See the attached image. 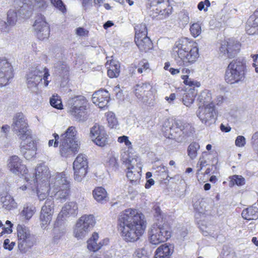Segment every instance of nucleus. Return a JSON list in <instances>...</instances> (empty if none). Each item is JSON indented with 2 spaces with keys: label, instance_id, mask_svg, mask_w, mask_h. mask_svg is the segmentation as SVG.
Wrapping results in <instances>:
<instances>
[{
  "label": "nucleus",
  "instance_id": "nucleus-1",
  "mask_svg": "<svg viewBox=\"0 0 258 258\" xmlns=\"http://www.w3.org/2000/svg\"><path fill=\"white\" fill-rule=\"evenodd\" d=\"M118 225L124 240L134 242L139 240L144 233L146 222L141 213L135 209H128L120 214Z\"/></svg>",
  "mask_w": 258,
  "mask_h": 258
},
{
  "label": "nucleus",
  "instance_id": "nucleus-2",
  "mask_svg": "<svg viewBox=\"0 0 258 258\" xmlns=\"http://www.w3.org/2000/svg\"><path fill=\"white\" fill-rule=\"evenodd\" d=\"M187 41H176L172 50V55L179 66H188L194 63L198 57V49L196 47L189 48Z\"/></svg>",
  "mask_w": 258,
  "mask_h": 258
},
{
  "label": "nucleus",
  "instance_id": "nucleus-3",
  "mask_svg": "<svg viewBox=\"0 0 258 258\" xmlns=\"http://www.w3.org/2000/svg\"><path fill=\"white\" fill-rule=\"evenodd\" d=\"M246 72V61L243 57L232 60L226 69L224 79L230 85L244 82Z\"/></svg>",
  "mask_w": 258,
  "mask_h": 258
},
{
  "label": "nucleus",
  "instance_id": "nucleus-4",
  "mask_svg": "<svg viewBox=\"0 0 258 258\" xmlns=\"http://www.w3.org/2000/svg\"><path fill=\"white\" fill-rule=\"evenodd\" d=\"M195 132L192 125L182 120H175L171 127L165 133V136L182 143L187 141Z\"/></svg>",
  "mask_w": 258,
  "mask_h": 258
},
{
  "label": "nucleus",
  "instance_id": "nucleus-5",
  "mask_svg": "<svg viewBox=\"0 0 258 258\" xmlns=\"http://www.w3.org/2000/svg\"><path fill=\"white\" fill-rule=\"evenodd\" d=\"M171 235V227L165 222L154 224L149 230V241L154 245L166 241L170 238Z\"/></svg>",
  "mask_w": 258,
  "mask_h": 258
},
{
  "label": "nucleus",
  "instance_id": "nucleus-6",
  "mask_svg": "<svg viewBox=\"0 0 258 258\" xmlns=\"http://www.w3.org/2000/svg\"><path fill=\"white\" fill-rule=\"evenodd\" d=\"M67 105L70 113L76 120L84 121L86 119L87 100L84 96L79 95L69 99Z\"/></svg>",
  "mask_w": 258,
  "mask_h": 258
},
{
  "label": "nucleus",
  "instance_id": "nucleus-7",
  "mask_svg": "<svg viewBox=\"0 0 258 258\" xmlns=\"http://www.w3.org/2000/svg\"><path fill=\"white\" fill-rule=\"evenodd\" d=\"M121 160L127 165L126 176L131 183L133 185L138 184L141 178V164L138 162V158L131 157L128 152H124L121 155Z\"/></svg>",
  "mask_w": 258,
  "mask_h": 258
},
{
  "label": "nucleus",
  "instance_id": "nucleus-8",
  "mask_svg": "<svg viewBox=\"0 0 258 258\" xmlns=\"http://www.w3.org/2000/svg\"><path fill=\"white\" fill-rule=\"evenodd\" d=\"M49 76V70L46 67L38 66L35 69H32L27 74V86L32 90L35 91L37 90L38 84L43 79L44 85L46 87L49 82L48 80Z\"/></svg>",
  "mask_w": 258,
  "mask_h": 258
},
{
  "label": "nucleus",
  "instance_id": "nucleus-9",
  "mask_svg": "<svg viewBox=\"0 0 258 258\" xmlns=\"http://www.w3.org/2000/svg\"><path fill=\"white\" fill-rule=\"evenodd\" d=\"M13 132L22 141L31 138V131L29 128L27 119L22 113H18L14 116L11 125Z\"/></svg>",
  "mask_w": 258,
  "mask_h": 258
},
{
  "label": "nucleus",
  "instance_id": "nucleus-10",
  "mask_svg": "<svg viewBox=\"0 0 258 258\" xmlns=\"http://www.w3.org/2000/svg\"><path fill=\"white\" fill-rule=\"evenodd\" d=\"M95 219L93 215H84L77 221L74 229V235L78 239L85 238L94 227Z\"/></svg>",
  "mask_w": 258,
  "mask_h": 258
},
{
  "label": "nucleus",
  "instance_id": "nucleus-11",
  "mask_svg": "<svg viewBox=\"0 0 258 258\" xmlns=\"http://www.w3.org/2000/svg\"><path fill=\"white\" fill-rule=\"evenodd\" d=\"M17 230L19 241L18 247L21 252H25L33 245L35 242V238L30 233L28 228L24 225L19 224Z\"/></svg>",
  "mask_w": 258,
  "mask_h": 258
},
{
  "label": "nucleus",
  "instance_id": "nucleus-12",
  "mask_svg": "<svg viewBox=\"0 0 258 258\" xmlns=\"http://www.w3.org/2000/svg\"><path fill=\"white\" fill-rule=\"evenodd\" d=\"M197 115L201 122L206 126L214 124L217 119V113L214 103L205 106L200 105L197 111Z\"/></svg>",
  "mask_w": 258,
  "mask_h": 258
},
{
  "label": "nucleus",
  "instance_id": "nucleus-13",
  "mask_svg": "<svg viewBox=\"0 0 258 258\" xmlns=\"http://www.w3.org/2000/svg\"><path fill=\"white\" fill-rule=\"evenodd\" d=\"M52 175L50 173L48 167L44 164H40L35 169V178L34 176L31 179L25 176V179L31 185L35 186L37 183L44 185L45 183H49Z\"/></svg>",
  "mask_w": 258,
  "mask_h": 258
},
{
  "label": "nucleus",
  "instance_id": "nucleus-14",
  "mask_svg": "<svg viewBox=\"0 0 258 258\" xmlns=\"http://www.w3.org/2000/svg\"><path fill=\"white\" fill-rule=\"evenodd\" d=\"M152 87L148 83L136 85L134 88V93L138 101L149 106L153 105Z\"/></svg>",
  "mask_w": 258,
  "mask_h": 258
},
{
  "label": "nucleus",
  "instance_id": "nucleus-15",
  "mask_svg": "<svg viewBox=\"0 0 258 258\" xmlns=\"http://www.w3.org/2000/svg\"><path fill=\"white\" fill-rule=\"evenodd\" d=\"M182 78L184 80V83L188 86L186 88V93L183 96L182 102L185 106L189 107L194 103L195 97L198 93V90L196 88H199L201 84L197 81H194L187 75L183 76Z\"/></svg>",
  "mask_w": 258,
  "mask_h": 258
},
{
  "label": "nucleus",
  "instance_id": "nucleus-16",
  "mask_svg": "<svg viewBox=\"0 0 258 258\" xmlns=\"http://www.w3.org/2000/svg\"><path fill=\"white\" fill-rule=\"evenodd\" d=\"M240 44L233 39H229L223 41L219 48L220 53L226 55L229 58L234 57L239 52Z\"/></svg>",
  "mask_w": 258,
  "mask_h": 258
},
{
  "label": "nucleus",
  "instance_id": "nucleus-17",
  "mask_svg": "<svg viewBox=\"0 0 258 258\" xmlns=\"http://www.w3.org/2000/svg\"><path fill=\"white\" fill-rule=\"evenodd\" d=\"M14 8L17 11L19 17L22 18H29L34 10L32 0H15Z\"/></svg>",
  "mask_w": 258,
  "mask_h": 258
},
{
  "label": "nucleus",
  "instance_id": "nucleus-18",
  "mask_svg": "<svg viewBox=\"0 0 258 258\" xmlns=\"http://www.w3.org/2000/svg\"><path fill=\"white\" fill-rule=\"evenodd\" d=\"M54 203L52 198H48L42 206L40 216V219L41 222V227L46 228V225L50 223L52 219L53 213Z\"/></svg>",
  "mask_w": 258,
  "mask_h": 258
},
{
  "label": "nucleus",
  "instance_id": "nucleus-19",
  "mask_svg": "<svg viewBox=\"0 0 258 258\" xmlns=\"http://www.w3.org/2000/svg\"><path fill=\"white\" fill-rule=\"evenodd\" d=\"M48 185L50 190L56 192L59 188L70 187V181L64 172L57 173L52 175Z\"/></svg>",
  "mask_w": 258,
  "mask_h": 258
},
{
  "label": "nucleus",
  "instance_id": "nucleus-20",
  "mask_svg": "<svg viewBox=\"0 0 258 258\" xmlns=\"http://www.w3.org/2000/svg\"><path fill=\"white\" fill-rule=\"evenodd\" d=\"M13 77L11 64L7 59L0 57V87L6 85Z\"/></svg>",
  "mask_w": 258,
  "mask_h": 258
},
{
  "label": "nucleus",
  "instance_id": "nucleus-21",
  "mask_svg": "<svg viewBox=\"0 0 258 258\" xmlns=\"http://www.w3.org/2000/svg\"><path fill=\"white\" fill-rule=\"evenodd\" d=\"M90 136L93 142L99 146L103 147L107 143V135L104 127L97 123L91 128Z\"/></svg>",
  "mask_w": 258,
  "mask_h": 258
},
{
  "label": "nucleus",
  "instance_id": "nucleus-22",
  "mask_svg": "<svg viewBox=\"0 0 258 258\" xmlns=\"http://www.w3.org/2000/svg\"><path fill=\"white\" fill-rule=\"evenodd\" d=\"M8 167L14 174L18 176H25L27 173L26 166L22 164V160L16 155L12 156L9 160Z\"/></svg>",
  "mask_w": 258,
  "mask_h": 258
},
{
  "label": "nucleus",
  "instance_id": "nucleus-23",
  "mask_svg": "<svg viewBox=\"0 0 258 258\" xmlns=\"http://www.w3.org/2000/svg\"><path fill=\"white\" fill-rule=\"evenodd\" d=\"M92 99L93 103L103 109L107 106L109 100V94L105 90H100L93 93Z\"/></svg>",
  "mask_w": 258,
  "mask_h": 258
},
{
  "label": "nucleus",
  "instance_id": "nucleus-24",
  "mask_svg": "<svg viewBox=\"0 0 258 258\" xmlns=\"http://www.w3.org/2000/svg\"><path fill=\"white\" fill-rule=\"evenodd\" d=\"M79 146L78 143L71 144L66 141H62L60 146V153L62 157H68L74 156L78 152Z\"/></svg>",
  "mask_w": 258,
  "mask_h": 258
},
{
  "label": "nucleus",
  "instance_id": "nucleus-25",
  "mask_svg": "<svg viewBox=\"0 0 258 258\" xmlns=\"http://www.w3.org/2000/svg\"><path fill=\"white\" fill-rule=\"evenodd\" d=\"M99 235L97 233L94 232L92 236L87 241V248L92 251H96L99 250L103 245H106L109 240L108 239H104L102 241L97 243Z\"/></svg>",
  "mask_w": 258,
  "mask_h": 258
},
{
  "label": "nucleus",
  "instance_id": "nucleus-26",
  "mask_svg": "<svg viewBox=\"0 0 258 258\" xmlns=\"http://www.w3.org/2000/svg\"><path fill=\"white\" fill-rule=\"evenodd\" d=\"M78 207L77 204L74 202H69L66 203L62 207L57 218L59 219L60 216L62 217L71 216L75 217L78 214Z\"/></svg>",
  "mask_w": 258,
  "mask_h": 258
},
{
  "label": "nucleus",
  "instance_id": "nucleus-27",
  "mask_svg": "<svg viewBox=\"0 0 258 258\" xmlns=\"http://www.w3.org/2000/svg\"><path fill=\"white\" fill-rule=\"evenodd\" d=\"M174 251V245L165 243L160 245L156 250L155 258H171Z\"/></svg>",
  "mask_w": 258,
  "mask_h": 258
},
{
  "label": "nucleus",
  "instance_id": "nucleus-28",
  "mask_svg": "<svg viewBox=\"0 0 258 258\" xmlns=\"http://www.w3.org/2000/svg\"><path fill=\"white\" fill-rule=\"evenodd\" d=\"M54 74L64 80L68 78L69 67L63 62L58 61L55 63L53 67Z\"/></svg>",
  "mask_w": 258,
  "mask_h": 258
},
{
  "label": "nucleus",
  "instance_id": "nucleus-29",
  "mask_svg": "<svg viewBox=\"0 0 258 258\" xmlns=\"http://www.w3.org/2000/svg\"><path fill=\"white\" fill-rule=\"evenodd\" d=\"M258 28V12H255L248 19L246 26V32L248 34L252 35L257 32Z\"/></svg>",
  "mask_w": 258,
  "mask_h": 258
},
{
  "label": "nucleus",
  "instance_id": "nucleus-30",
  "mask_svg": "<svg viewBox=\"0 0 258 258\" xmlns=\"http://www.w3.org/2000/svg\"><path fill=\"white\" fill-rule=\"evenodd\" d=\"M135 43L141 51L147 52L153 48V43L147 36L135 39Z\"/></svg>",
  "mask_w": 258,
  "mask_h": 258
},
{
  "label": "nucleus",
  "instance_id": "nucleus-31",
  "mask_svg": "<svg viewBox=\"0 0 258 258\" xmlns=\"http://www.w3.org/2000/svg\"><path fill=\"white\" fill-rule=\"evenodd\" d=\"M34 187L36 188L37 196L40 201H43L46 198L48 194L52 192L48 183H45L44 185L37 183Z\"/></svg>",
  "mask_w": 258,
  "mask_h": 258
},
{
  "label": "nucleus",
  "instance_id": "nucleus-32",
  "mask_svg": "<svg viewBox=\"0 0 258 258\" xmlns=\"http://www.w3.org/2000/svg\"><path fill=\"white\" fill-rule=\"evenodd\" d=\"M241 216L247 220H256L258 218V208L256 206H252L245 209L242 211Z\"/></svg>",
  "mask_w": 258,
  "mask_h": 258
},
{
  "label": "nucleus",
  "instance_id": "nucleus-33",
  "mask_svg": "<svg viewBox=\"0 0 258 258\" xmlns=\"http://www.w3.org/2000/svg\"><path fill=\"white\" fill-rule=\"evenodd\" d=\"M34 29L35 30L36 35L39 40H43L48 38L50 34V30L47 23L45 24V25H43V26L41 25V26L38 27L37 28L36 27H34Z\"/></svg>",
  "mask_w": 258,
  "mask_h": 258
},
{
  "label": "nucleus",
  "instance_id": "nucleus-34",
  "mask_svg": "<svg viewBox=\"0 0 258 258\" xmlns=\"http://www.w3.org/2000/svg\"><path fill=\"white\" fill-rule=\"evenodd\" d=\"M0 202L2 203L3 207L7 210H11L17 207V203L13 197L9 195L0 196Z\"/></svg>",
  "mask_w": 258,
  "mask_h": 258
},
{
  "label": "nucleus",
  "instance_id": "nucleus-35",
  "mask_svg": "<svg viewBox=\"0 0 258 258\" xmlns=\"http://www.w3.org/2000/svg\"><path fill=\"white\" fill-rule=\"evenodd\" d=\"M77 131L75 127L70 126L66 131L65 133L62 135L63 138L62 141H66L71 144L75 143H78V141H76V135Z\"/></svg>",
  "mask_w": 258,
  "mask_h": 258
},
{
  "label": "nucleus",
  "instance_id": "nucleus-36",
  "mask_svg": "<svg viewBox=\"0 0 258 258\" xmlns=\"http://www.w3.org/2000/svg\"><path fill=\"white\" fill-rule=\"evenodd\" d=\"M93 195L94 199L98 202L104 203L108 200L106 191L102 187L95 188Z\"/></svg>",
  "mask_w": 258,
  "mask_h": 258
},
{
  "label": "nucleus",
  "instance_id": "nucleus-37",
  "mask_svg": "<svg viewBox=\"0 0 258 258\" xmlns=\"http://www.w3.org/2000/svg\"><path fill=\"white\" fill-rule=\"evenodd\" d=\"M212 94L209 90H205L202 91L198 98V100L202 106H206L210 103H213Z\"/></svg>",
  "mask_w": 258,
  "mask_h": 258
},
{
  "label": "nucleus",
  "instance_id": "nucleus-38",
  "mask_svg": "<svg viewBox=\"0 0 258 258\" xmlns=\"http://www.w3.org/2000/svg\"><path fill=\"white\" fill-rule=\"evenodd\" d=\"M120 73V64L118 62L112 61L107 71V74L109 78H117Z\"/></svg>",
  "mask_w": 258,
  "mask_h": 258
},
{
  "label": "nucleus",
  "instance_id": "nucleus-39",
  "mask_svg": "<svg viewBox=\"0 0 258 258\" xmlns=\"http://www.w3.org/2000/svg\"><path fill=\"white\" fill-rule=\"evenodd\" d=\"M51 196L50 198H52V195H54L57 197V199L60 200L61 202L65 201L70 195V187L59 188L56 191V192H53L52 191L51 193Z\"/></svg>",
  "mask_w": 258,
  "mask_h": 258
},
{
  "label": "nucleus",
  "instance_id": "nucleus-40",
  "mask_svg": "<svg viewBox=\"0 0 258 258\" xmlns=\"http://www.w3.org/2000/svg\"><path fill=\"white\" fill-rule=\"evenodd\" d=\"M106 166L112 171H116L119 169V163L118 162L117 156L114 155H110L106 162Z\"/></svg>",
  "mask_w": 258,
  "mask_h": 258
},
{
  "label": "nucleus",
  "instance_id": "nucleus-41",
  "mask_svg": "<svg viewBox=\"0 0 258 258\" xmlns=\"http://www.w3.org/2000/svg\"><path fill=\"white\" fill-rule=\"evenodd\" d=\"M88 167L87 156L85 155L79 154L73 163V168Z\"/></svg>",
  "mask_w": 258,
  "mask_h": 258
},
{
  "label": "nucleus",
  "instance_id": "nucleus-42",
  "mask_svg": "<svg viewBox=\"0 0 258 258\" xmlns=\"http://www.w3.org/2000/svg\"><path fill=\"white\" fill-rule=\"evenodd\" d=\"M200 146L197 142H192L188 146L187 150L188 156L191 160L195 159L198 155V151L200 149Z\"/></svg>",
  "mask_w": 258,
  "mask_h": 258
},
{
  "label": "nucleus",
  "instance_id": "nucleus-43",
  "mask_svg": "<svg viewBox=\"0 0 258 258\" xmlns=\"http://www.w3.org/2000/svg\"><path fill=\"white\" fill-rule=\"evenodd\" d=\"M74 171V179L78 182L81 181L87 174L88 168H73Z\"/></svg>",
  "mask_w": 258,
  "mask_h": 258
},
{
  "label": "nucleus",
  "instance_id": "nucleus-44",
  "mask_svg": "<svg viewBox=\"0 0 258 258\" xmlns=\"http://www.w3.org/2000/svg\"><path fill=\"white\" fill-rule=\"evenodd\" d=\"M18 13L16 10L11 9L7 13V22L10 26H13L15 25L17 21Z\"/></svg>",
  "mask_w": 258,
  "mask_h": 258
},
{
  "label": "nucleus",
  "instance_id": "nucleus-45",
  "mask_svg": "<svg viewBox=\"0 0 258 258\" xmlns=\"http://www.w3.org/2000/svg\"><path fill=\"white\" fill-rule=\"evenodd\" d=\"M135 39L147 36V29L145 24H141L135 27Z\"/></svg>",
  "mask_w": 258,
  "mask_h": 258
},
{
  "label": "nucleus",
  "instance_id": "nucleus-46",
  "mask_svg": "<svg viewBox=\"0 0 258 258\" xmlns=\"http://www.w3.org/2000/svg\"><path fill=\"white\" fill-rule=\"evenodd\" d=\"M230 179L229 186H233L234 184L241 186L245 184V179L241 175H234L229 177Z\"/></svg>",
  "mask_w": 258,
  "mask_h": 258
},
{
  "label": "nucleus",
  "instance_id": "nucleus-47",
  "mask_svg": "<svg viewBox=\"0 0 258 258\" xmlns=\"http://www.w3.org/2000/svg\"><path fill=\"white\" fill-rule=\"evenodd\" d=\"M106 118L108 126L111 128H116L118 125V120L115 114L112 112H109L106 114Z\"/></svg>",
  "mask_w": 258,
  "mask_h": 258
},
{
  "label": "nucleus",
  "instance_id": "nucleus-48",
  "mask_svg": "<svg viewBox=\"0 0 258 258\" xmlns=\"http://www.w3.org/2000/svg\"><path fill=\"white\" fill-rule=\"evenodd\" d=\"M21 147L26 148V150H37L36 141L32 139V134L31 139L26 140L25 141H22L21 143Z\"/></svg>",
  "mask_w": 258,
  "mask_h": 258
},
{
  "label": "nucleus",
  "instance_id": "nucleus-49",
  "mask_svg": "<svg viewBox=\"0 0 258 258\" xmlns=\"http://www.w3.org/2000/svg\"><path fill=\"white\" fill-rule=\"evenodd\" d=\"M35 208L33 206L24 207L21 213V216L27 220L30 219L34 214Z\"/></svg>",
  "mask_w": 258,
  "mask_h": 258
},
{
  "label": "nucleus",
  "instance_id": "nucleus-50",
  "mask_svg": "<svg viewBox=\"0 0 258 258\" xmlns=\"http://www.w3.org/2000/svg\"><path fill=\"white\" fill-rule=\"evenodd\" d=\"M50 104L54 108L58 109L62 108L61 99L58 95H53L50 99Z\"/></svg>",
  "mask_w": 258,
  "mask_h": 258
},
{
  "label": "nucleus",
  "instance_id": "nucleus-51",
  "mask_svg": "<svg viewBox=\"0 0 258 258\" xmlns=\"http://www.w3.org/2000/svg\"><path fill=\"white\" fill-rule=\"evenodd\" d=\"M36 151L37 150L35 149L26 150V148L21 147V152L27 160L33 158L36 154Z\"/></svg>",
  "mask_w": 258,
  "mask_h": 258
},
{
  "label": "nucleus",
  "instance_id": "nucleus-52",
  "mask_svg": "<svg viewBox=\"0 0 258 258\" xmlns=\"http://www.w3.org/2000/svg\"><path fill=\"white\" fill-rule=\"evenodd\" d=\"M191 35L194 37H197L201 33V27L199 23H195L192 24L190 28Z\"/></svg>",
  "mask_w": 258,
  "mask_h": 258
},
{
  "label": "nucleus",
  "instance_id": "nucleus-53",
  "mask_svg": "<svg viewBox=\"0 0 258 258\" xmlns=\"http://www.w3.org/2000/svg\"><path fill=\"white\" fill-rule=\"evenodd\" d=\"M133 256L134 258H149L147 252L144 247L137 249Z\"/></svg>",
  "mask_w": 258,
  "mask_h": 258
},
{
  "label": "nucleus",
  "instance_id": "nucleus-54",
  "mask_svg": "<svg viewBox=\"0 0 258 258\" xmlns=\"http://www.w3.org/2000/svg\"><path fill=\"white\" fill-rule=\"evenodd\" d=\"M136 68H137L138 73L142 74L149 69V64L146 60H143L139 63L138 66L136 67Z\"/></svg>",
  "mask_w": 258,
  "mask_h": 258
},
{
  "label": "nucleus",
  "instance_id": "nucleus-55",
  "mask_svg": "<svg viewBox=\"0 0 258 258\" xmlns=\"http://www.w3.org/2000/svg\"><path fill=\"white\" fill-rule=\"evenodd\" d=\"M32 1L33 3L34 9L43 10H44L47 7L45 0H33Z\"/></svg>",
  "mask_w": 258,
  "mask_h": 258
},
{
  "label": "nucleus",
  "instance_id": "nucleus-56",
  "mask_svg": "<svg viewBox=\"0 0 258 258\" xmlns=\"http://www.w3.org/2000/svg\"><path fill=\"white\" fill-rule=\"evenodd\" d=\"M171 13L172 7L169 6H168V7L166 8L163 10H160V11L158 13L159 19H162L168 17L169 15L171 14Z\"/></svg>",
  "mask_w": 258,
  "mask_h": 258
},
{
  "label": "nucleus",
  "instance_id": "nucleus-57",
  "mask_svg": "<svg viewBox=\"0 0 258 258\" xmlns=\"http://www.w3.org/2000/svg\"><path fill=\"white\" fill-rule=\"evenodd\" d=\"M47 22L45 21V18L41 14H38L36 17L35 22L33 25V27H36L37 28L41 26V25H45Z\"/></svg>",
  "mask_w": 258,
  "mask_h": 258
},
{
  "label": "nucleus",
  "instance_id": "nucleus-58",
  "mask_svg": "<svg viewBox=\"0 0 258 258\" xmlns=\"http://www.w3.org/2000/svg\"><path fill=\"white\" fill-rule=\"evenodd\" d=\"M51 4L58 10L63 12L66 11L65 6L61 0H50Z\"/></svg>",
  "mask_w": 258,
  "mask_h": 258
},
{
  "label": "nucleus",
  "instance_id": "nucleus-59",
  "mask_svg": "<svg viewBox=\"0 0 258 258\" xmlns=\"http://www.w3.org/2000/svg\"><path fill=\"white\" fill-rule=\"evenodd\" d=\"M251 145L254 150L258 149V132L254 133L251 138Z\"/></svg>",
  "mask_w": 258,
  "mask_h": 258
},
{
  "label": "nucleus",
  "instance_id": "nucleus-60",
  "mask_svg": "<svg viewBox=\"0 0 258 258\" xmlns=\"http://www.w3.org/2000/svg\"><path fill=\"white\" fill-rule=\"evenodd\" d=\"M235 145L238 147L244 146L246 143L245 137L242 136H238L235 140Z\"/></svg>",
  "mask_w": 258,
  "mask_h": 258
},
{
  "label": "nucleus",
  "instance_id": "nucleus-61",
  "mask_svg": "<svg viewBox=\"0 0 258 258\" xmlns=\"http://www.w3.org/2000/svg\"><path fill=\"white\" fill-rule=\"evenodd\" d=\"M12 232V229L10 227H6L0 220V236L4 234H10Z\"/></svg>",
  "mask_w": 258,
  "mask_h": 258
},
{
  "label": "nucleus",
  "instance_id": "nucleus-62",
  "mask_svg": "<svg viewBox=\"0 0 258 258\" xmlns=\"http://www.w3.org/2000/svg\"><path fill=\"white\" fill-rule=\"evenodd\" d=\"M118 142L120 143H124L128 148H130L132 145L131 142L128 140V137L125 136L119 137L118 138Z\"/></svg>",
  "mask_w": 258,
  "mask_h": 258
},
{
  "label": "nucleus",
  "instance_id": "nucleus-63",
  "mask_svg": "<svg viewBox=\"0 0 258 258\" xmlns=\"http://www.w3.org/2000/svg\"><path fill=\"white\" fill-rule=\"evenodd\" d=\"M9 25L0 18V30L3 32H8L9 30Z\"/></svg>",
  "mask_w": 258,
  "mask_h": 258
},
{
  "label": "nucleus",
  "instance_id": "nucleus-64",
  "mask_svg": "<svg viewBox=\"0 0 258 258\" xmlns=\"http://www.w3.org/2000/svg\"><path fill=\"white\" fill-rule=\"evenodd\" d=\"M251 57L253 59L252 66L255 68V71L258 73V54H251Z\"/></svg>",
  "mask_w": 258,
  "mask_h": 258
}]
</instances>
